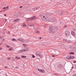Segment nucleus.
Listing matches in <instances>:
<instances>
[{
    "label": "nucleus",
    "instance_id": "1",
    "mask_svg": "<svg viewBox=\"0 0 76 76\" xmlns=\"http://www.w3.org/2000/svg\"><path fill=\"white\" fill-rule=\"evenodd\" d=\"M40 17L42 20H44L45 21H47L49 20V18L45 17L44 15H40Z\"/></svg>",
    "mask_w": 76,
    "mask_h": 76
},
{
    "label": "nucleus",
    "instance_id": "2",
    "mask_svg": "<svg viewBox=\"0 0 76 76\" xmlns=\"http://www.w3.org/2000/svg\"><path fill=\"white\" fill-rule=\"evenodd\" d=\"M53 28L52 26H50V27L49 31L50 32H53Z\"/></svg>",
    "mask_w": 76,
    "mask_h": 76
},
{
    "label": "nucleus",
    "instance_id": "3",
    "mask_svg": "<svg viewBox=\"0 0 76 76\" xmlns=\"http://www.w3.org/2000/svg\"><path fill=\"white\" fill-rule=\"evenodd\" d=\"M37 70L39 71L40 73H45V72L44 70H42L41 69H37Z\"/></svg>",
    "mask_w": 76,
    "mask_h": 76
},
{
    "label": "nucleus",
    "instance_id": "4",
    "mask_svg": "<svg viewBox=\"0 0 76 76\" xmlns=\"http://www.w3.org/2000/svg\"><path fill=\"white\" fill-rule=\"evenodd\" d=\"M18 41H22L23 42H25V40L23 39H22L20 38H19L17 39Z\"/></svg>",
    "mask_w": 76,
    "mask_h": 76
},
{
    "label": "nucleus",
    "instance_id": "5",
    "mask_svg": "<svg viewBox=\"0 0 76 76\" xmlns=\"http://www.w3.org/2000/svg\"><path fill=\"white\" fill-rule=\"evenodd\" d=\"M31 20H35L36 19V17L35 16H33V17L31 18Z\"/></svg>",
    "mask_w": 76,
    "mask_h": 76
},
{
    "label": "nucleus",
    "instance_id": "6",
    "mask_svg": "<svg viewBox=\"0 0 76 76\" xmlns=\"http://www.w3.org/2000/svg\"><path fill=\"white\" fill-rule=\"evenodd\" d=\"M71 34L72 35H73V36H74L75 37V32H74V31H71Z\"/></svg>",
    "mask_w": 76,
    "mask_h": 76
},
{
    "label": "nucleus",
    "instance_id": "7",
    "mask_svg": "<svg viewBox=\"0 0 76 76\" xmlns=\"http://www.w3.org/2000/svg\"><path fill=\"white\" fill-rule=\"evenodd\" d=\"M27 21H31L32 20L31 18H28L26 19Z\"/></svg>",
    "mask_w": 76,
    "mask_h": 76
},
{
    "label": "nucleus",
    "instance_id": "8",
    "mask_svg": "<svg viewBox=\"0 0 76 76\" xmlns=\"http://www.w3.org/2000/svg\"><path fill=\"white\" fill-rule=\"evenodd\" d=\"M14 21L15 22H19V19H17L16 20H14Z\"/></svg>",
    "mask_w": 76,
    "mask_h": 76
},
{
    "label": "nucleus",
    "instance_id": "9",
    "mask_svg": "<svg viewBox=\"0 0 76 76\" xmlns=\"http://www.w3.org/2000/svg\"><path fill=\"white\" fill-rule=\"evenodd\" d=\"M23 26L24 27H26V24L25 23H23Z\"/></svg>",
    "mask_w": 76,
    "mask_h": 76
},
{
    "label": "nucleus",
    "instance_id": "10",
    "mask_svg": "<svg viewBox=\"0 0 76 76\" xmlns=\"http://www.w3.org/2000/svg\"><path fill=\"white\" fill-rule=\"evenodd\" d=\"M29 51V49H28L27 48L25 50H24V52H25L26 51Z\"/></svg>",
    "mask_w": 76,
    "mask_h": 76
},
{
    "label": "nucleus",
    "instance_id": "11",
    "mask_svg": "<svg viewBox=\"0 0 76 76\" xmlns=\"http://www.w3.org/2000/svg\"><path fill=\"white\" fill-rule=\"evenodd\" d=\"M57 20L55 18H53V19H52V21L53 22H56Z\"/></svg>",
    "mask_w": 76,
    "mask_h": 76
},
{
    "label": "nucleus",
    "instance_id": "12",
    "mask_svg": "<svg viewBox=\"0 0 76 76\" xmlns=\"http://www.w3.org/2000/svg\"><path fill=\"white\" fill-rule=\"evenodd\" d=\"M19 52H20V53H22V52H24V50H19Z\"/></svg>",
    "mask_w": 76,
    "mask_h": 76
},
{
    "label": "nucleus",
    "instance_id": "13",
    "mask_svg": "<svg viewBox=\"0 0 76 76\" xmlns=\"http://www.w3.org/2000/svg\"><path fill=\"white\" fill-rule=\"evenodd\" d=\"M67 58L68 59V60H71L72 59V57H71V56H70L69 58Z\"/></svg>",
    "mask_w": 76,
    "mask_h": 76
},
{
    "label": "nucleus",
    "instance_id": "14",
    "mask_svg": "<svg viewBox=\"0 0 76 76\" xmlns=\"http://www.w3.org/2000/svg\"><path fill=\"white\" fill-rule=\"evenodd\" d=\"M35 32L36 33H37V34H39L40 32L39 31H38V30H37Z\"/></svg>",
    "mask_w": 76,
    "mask_h": 76
},
{
    "label": "nucleus",
    "instance_id": "15",
    "mask_svg": "<svg viewBox=\"0 0 76 76\" xmlns=\"http://www.w3.org/2000/svg\"><path fill=\"white\" fill-rule=\"evenodd\" d=\"M21 57H22V58H26V56H21Z\"/></svg>",
    "mask_w": 76,
    "mask_h": 76
},
{
    "label": "nucleus",
    "instance_id": "16",
    "mask_svg": "<svg viewBox=\"0 0 76 76\" xmlns=\"http://www.w3.org/2000/svg\"><path fill=\"white\" fill-rule=\"evenodd\" d=\"M71 57L72 59H74V58H75V56H71Z\"/></svg>",
    "mask_w": 76,
    "mask_h": 76
},
{
    "label": "nucleus",
    "instance_id": "17",
    "mask_svg": "<svg viewBox=\"0 0 76 76\" xmlns=\"http://www.w3.org/2000/svg\"><path fill=\"white\" fill-rule=\"evenodd\" d=\"M16 59H18V60H19V59H20V58L19 57H15Z\"/></svg>",
    "mask_w": 76,
    "mask_h": 76
},
{
    "label": "nucleus",
    "instance_id": "18",
    "mask_svg": "<svg viewBox=\"0 0 76 76\" xmlns=\"http://www.w3.org/2000/svg\"><path fill=\"white\" fill-rule=\"evenodd\" d=\"M36 56H39V57H41V55L39 54H36Z\"/></svg>",
    "mask_w": 76,
    "mask_h": 76
},
{
    "label": "nucleus",
    "instance_id": "19",
    "mask_svg": "<svg viewBox=\"0 0 76 76\" xmlns=\"http://www.w3.org/2000/svg\"><path fill=\"white\" fill-rule=\"evenodd\" d=\"M12 41H16V39H12Z\"/></svg>",
    "mask_w": 76,
    "mask_h": 76
},
{
    "label": "nucleus",
    "instance_id": "20",
    "mask_svg": "<svg viewBox=\"0 0 76 76\" xmlns=\"http://www.w3.org/2000/svg\"><path fill=\"white\" fill-rule=\"evenodd\" d=\"M70 54H74V53L73 52H70L69 53Z\"/></svg>",
    "mask_w": 76,
    "mask_h": 76
},
{
    "label": "nucleus",
    "instance_id": "21",
    "mask_svg": "<svg viewBox=\"0 0 76 76\" xmlns=\"http://www.w3.org/2000/svg\"><path fill=\"white\" fill-rule=\"evenodd\" d=\"M39 9V8L38 7H36L35 8V10H37V9Z\"/></svg>",
    "mask_w": 76,
    "mask_h": 76
},
{
    "label": "nucleus",
    "instance_id": "22",
    "mask_svg": "<svg viewBox=\"0 0 76 76\" xmlns=\"http://www.w3.org/2000/svg\"><path fill=\"white\" fill-rule=\"evenodd\" d=\"M6 47H7V48H9L10 47L9 46L6 45Z\"/></svg>",
    "mask_w": 76,
    "mask_h": 76
},
{
    "label": "nucleus",
    "instance_id": "23",
    "mask_svg": "<svg viewBox=\"0 0 76 76\" xmlns=\"http://www.w3.org/2000/svg\"><path fill=\"white\" fill-rule=\"evenodd\" d=\"M7 60H10V58H7Z\"/></svg>",
    "mask_w": 76,
    "mask_h": 76
},
{
    "label": "nucleus",
    "instance_id": "24",
    "mask_svg": "<svg viewBox=\"0 0 76 76\" xmlns=\"http://www.w3.org/2000/svg\"><path fill=\"white\" fill-rule=\"evenodd\" d=\"M12 50V48H10L9 49V51H11Z\"/></svg>",
    "mask_w": 76,
    "mask_h": 76
},
{
    "label": "nucleus",
    "instance_id": "25",
    "mask_svg": "<svg viewBox=\"0 0 76 76\" xmlns=\"http://www.w3.org/2000/svg\"><path fill=\"white\" fill-rule=\"evenodd\" d=\"M32 57L33 58H35V56H34V55H33Z\"/></svg>",
    "mask_w": 76,
    "mask_h": 76
},
{
    "label": "nucleus",
    "instance_id": "26",
    "mask_svg": "<svg viewBox=\"0 0 76 76\" xmlns=\"http://www.w3.org/2000/svg\"><path fill=\"white\" fill-rule=\"evenodd\" d=\"M4 16H7V14H4Z\"/></svg>",
    "mask_w": 76,
    "mask_h": 76
},
{
    "label": "nucleus",
    "instance_id": "27",
    "mask_svg": "<svg viewBox=\"0 0 76 76\" xmlns=\"http://www.w3.org/2000/svg\"><path fill=\"white\" fill-rule=\"evenodd\" d=\"M67 41V40H66V39H64L63 40L64 41Z\"/></svg>",
    "mask_w": 76,
    "mask_h": 76
},
{
    "label": "nucleus",
    "instance_id": "28",
    "mask_svg": "<svg viewBox=\"0 0 76 76\" xmlns=\"http://www.w3.org/2000/svg\"><path fill=\"white\" fill-rule=\"evenodd\" d=\"M23 46H24V47H25L26 46V45H25L24 44H23Z\"/></svg>",
    "mask_w": 76,
    "mask_h": 76
},
{
    "label": "nucleus",
    "instance_id": "29",
    "mask_svg": "<svg viewBox=\"0 0 76 76\" xmlns=\"http://www.w3.org/2000/svg\"><path fill=\"white\" fill-rule=\"evenodd\" d=\"M73 63H76V61H74L73 62Z\"/></svg>",
    "mask_w": 76,
    "mask_h": 76
},
{
    "label": "nucleus",
    "instance_id": "30",
    "mask_svg": "<svg viewBox=\"0 0 76 76\" xmlns=\"http://www.w3.org/2000/svg\"><path fill=\"white\" fill-rule=\"evenodd\" d=\"M66 27H67V26H64V28H66Z\"/></svg>",
    "mask_w": 76,
    "mask_h": 76
},
{
    "label": "nucleus",
    "instance_id": "31",
    "mask_svg": "<svg viewBox=\"0 0 76 76\" xmlns=\"http://www.w3.org/2000/svg\"><path fill=\"white\" fill-rule=\"evenodd\" d=\"M9 7L8 6L6 7V9H7L9 8Z\"/></svg>",
    "mask_w": 76,
    "mask_h": 76
},
{
    "label": "nucleus",
    "instance_id": "32",
    "mask_svg": "<svg viewBox=\"0 0 76 76\" xmlns=\"http://www.w3.org/2000/svg\"><path fill=\"white\" fill-rule=\"evenodd\" d=\"M3 49V48H0V50H2Z\"/></svg>",
    "mask_w": 76,
    "mask_h": 76
},
{
    "label": "nucleus",
    "instance_id": "33",
    "mask_svg": "<svg viewBox=\"0 0 76 76\" xmlns=\"http://www.w3.org/2000/svg\"><path fill=\"white\" fill-rule=\"evenodd\" d=\"M52 56L53 57H55V56L54 55H52Z\"/></svg>",
    "mask_w": 76,
    "mask_h": 76
},
{
    "label": "nucleus",
    "instance_id": "34",
    "mask_svg": "<svg viewBox=\"0 0 76 76\" xmlns=\"http://www.w3.org/2000/svg\"><path fill=\"white\" fill-rule=\"evenodd\" d=\"M73 68H74V66H72V69H73Z\"/></svg>",
    "mask_w": 76,
    "mask_h": 76
},
{
    "label": "nucleus",
    "instance_id": "35",
    "mask_svg": "<svg viewBox=\"0 0 76 76\" xmlns=\"http://www.w3.org/2000/svg\"><path fill=\"white\" fill-rule=\"evenodd\" d=\"M29 26H33L32 25H29Z\"/></svg>",
    "mask_w": 76,
    "mask_h": 76
},
{
    "label": "nucleus",
    "instance_id": "36",
    "mask_svg": "<svg viewBox=\"0 0 76 76\" xmlns=\"http://www.w3.org/2000/svg\"><path fill=\"white\" fill-rule=\"evenodd\" d=\"M23 7L22 6H21V7H20V8H22V7Z\"/></svg>",
    "mask_w": 76,
    "mask_h": 76
},
{
    "label": "nucleus",
    "instance_id": "37",
    "mask_svg": "<svg viewBox=\"0 0 76 76\" xmlns=\"http://www.w3.org/2000/svg\"><path fill=\"white\" fill-rule=\"evenodd\" d=\"M5 68H7V66H5Z\"/></svg>",
    "mask_w": 76,
    "mask_h": 76
},
{
    "label": "nucleus",
    "instance_id": "38",
    "mask_svg": "<svg viewBox=\"0 0 76 76\" xmlns=\"http://www.w3.org/2000/svg\"><path fill=\"white\" fill-rule=\"evenodd\" d=\"M73 76H76V74L74 75Z\"/></svg>",
    "mask_w": 76,
    "mask_h": 76
},
{
    "label": "nucleus",
    "instance_id": "39",
    "mask_svg": "<svg viewBox=\"0 0 76 76\" xmlns=\"http://www.w3.org/2000/svg\"><path fill=\"white\" fill-rule=\"evenodd\" d=\"M2 12H4L5 11H6V10H2Z\"/></svg>",
    "mask_w": 76,
    "mask_h": 76
},
{
    "label": "nucleus",
    "instance_id": "40",
    "mask_svg": "<svg viewBox=\"0 0 76 76\" xmlns=\"http://www.w3.org/2000/svg\"><path fill=\"white\" fill-rule=\"evenodd\" d=\"M2 38V37H1V36H0V38Z\"/></svg>",
    "mask_w": 76,
    "mask_h": 76
},
{
    "label": "nucleus",
    "instance_id": "41",
    "mask_svg": "<svg viewBox=\"0 0 76 76\" xmlns=\"http://www.w3.org/2000/svg\"><path fill=\"white\" fill-rule=\"evenodd\" d=\"M68 42L69 43V42H70V41H68Z\"/></svg>",
    "mask_w": 76,
    "mask_h": 76
},
{
    "label": "nucleus",
    "instance_id": "42",
    "mask_svg": "<svg viewBox=\"0 0 76 76\" xmlns=\"http://www.w3.org/2000/svg\"><path fill=\"white\" fill-rule=\"evenodd\" d=\"M3 12L2 11H0V12Z\"/></svg>",
    "mask_w": 76,
    "mask_h": 76
},
{
    "label": "nucleus",
    "instance_id": "43",
    "mask_svg": "<svg viewBox=\"0 0 76 76\" xmlns=\"http://www.w3.org/2000/svg\"><path fill=\"white\" fill-rule=\"evenodd\" d=\"M65 13H66L65 12H64V14H65Z\"/></svg>",
    "mask_w": 76,
    "mask_h": 76
},
{
    "label": "nucleus",
    "instance_id": "44",
    "mask_svg": "<svg viewBox=\"0 0 76 76\" xmlns=\"http://www.w3.org/2000/svg\"><path fill=\"white\" fill-rule=\"evenodd\" d=\"M4 9H6V7H4Z\"/></svg>",
    "mask_w": 76,
    "mask_h": 76
},
{
    "label": "nucleus",
    "instance_id": "45",
    "mask_svg": "<svg viewBox=\"0 0 76 76\" xmlns=\"http://www.w3.org/2000/svg\"><path fill=\"white\" fill-rule=\"evenodd\" d=\"M39 39H41V37H39Z\"/></svg>",
    "mask_w": 76,
    "mask_h": 76
},
{
    "label": "nucleus",
    "instance_id": "46",
    "mask_svg": "<svg viewBox=\"0 0 76 76\" xmlns=\"http://www.w3.org/2000/svg\"><path fill=\"white\" fill-rule=\"evenodd\" d=\"M14 61H15V60L14 59Z\"/></svg>",
    "mask_w": 76,
    "mask_h": 76
},
{
    "label": "nucleus",
    "instance_id": "47",
    "mask_svg": "<svg viewBox=\"0 0 76 76\" xmlns=\"http://www.w3.org/2000/svg\"><path fill=\"white\" fill-rule=\"evenodd\" d=\"M66 35H67V34H66Z\"/></svg>",
    "mask_w": 76,
    "mask_h": 76
}]
</instances>
